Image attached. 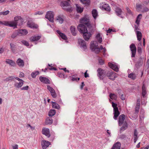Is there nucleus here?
Wrapping results in <instances>:
<instances>
[{"label": "nucleus", "instance_id": "nucleus-16", "mask_svg": "<svg viewBox=\"0 0 149 149\" xmlns=\"http://www.w3.org/2000/svg\"><path fill=\"white\" fill-rule=\"evenodd\" d=\"M109 66L111 69L116 72L118 71V68L116 65L113 64L112 63H108Z\"/></svg>", "mask_w": 149, "mask_h": 149}, {"label": "nucleus", "instance_id": "nucleus-18", "mask_svg": "<svg viewBox=\"0 0 149 149\" xmlns=\"http://www.w3.org/2000/svg\"><path fill=\"white\" fill-rule=\"evenodd\" d=\"M17 18H18L19 19V20L18 21L16 22L17 24H18V25H21L23 22V19L20 16H17L14 17V20H17Z\"/></svg>", "mask_w": 149, "mask_h": 149}, {"label": "nucleus", "instance_id": "nucleus-10", "mask_svg": "<svg viewBox=\"0 0 149 149\" xmlns=\"http://www.w3.org/2000/svg\"><path fill=\"white\" fill-rule=\"evenodd\" d=\"M130 48L132 52V57H134L136 52V48L135 45L133 44H132L130 46Z\"/></svg>", "mask_w": 149, "mask_h": 149}, {"label": "nucleus", "instance_id": "nucleus-64", "mask_svg": "<svg viewBox=\"0 0 149 149\" xmlns=\"http://www.w3.org/2000/svg\"><path fill=\"white\" fill-rule=\"evenodd\" d=\"M13 149H18V146L17 145H15L13 146Z\"/></svg>", "mask_w": 149, "mask_h": 149}, {"label": "nucleus", "instance_id": "nucleus-25", "mask_svg": "<svg viewBox=\"0 0 149 149\" xmlns=\"http://www.w3.org/2000/svg\"><path fill=\"white\" fill-rule=\"evenodd\" d=\"M56 32L58 33L59 35L60 36L62 39L65 40H66L67 39V37L64 33H61L58 30H57Z\"/></svg>", "mask_w": 149, "mask_h": 149}, {"label": "nucleus", "instance_id": "nucleus-52", "mask_svg": "<svg viewBox=\"0 0 149 149\" xmlns=\"http://www.w3.org/2000/svg\"><path fill=\"white\" fill-rule=\"evenodd\" d=\"M43 14V13L42 11H38L36 12L35 14L34 15H37L38 14V15H42Z\"/></svg>", "mask_w": 149, "mask_h": 149}, {"label": "nucleus", "instance_id": "nucleus-30", "mask_svg": "<svg viewBox=\"0 0 149 149\" xmlns=\"http://www.w3.org/2000/svg\"><path fill=\"white\" fill-rule=\"evenodd\" d=\"M76 5L77 8L76 10L77 12L79 13H81L83 11V8L81 7L78 4H77Z\"/></svg>", "mask_w": 149, "mask_h": 149}, {"label": "nucleus", "instance_id": "nucleus-35", "mask_svg": "<svg viewBox=\"0 0 149 149\" xmlns=\"http://www.w3.org/2000/svg\"><path fill=\"white\" fill-rule=\"evenodd\" d=\"M52 118H48L46 119L45 123L46 125L50 124L52 123Z\"/></svg>", "mask_w": 149, "mask_h": 149}, {"label": "nucleus", "instance_id": "nucleus-40", "mask_svg": "<svg viewBox=\"0 0 149 149\" xmlns=\"http://www.w3.org/2000/svg\"><path fill=\"white\" fill-rule=\"evenodd\" d=\"M56 20L61 23H62L63 22V17L60 15H59L56 17Z\"/></svg>", "mask_w": 149, "mask_h": 149}, {"label": "nucleus", "instance_id": "nucleus-53", "mask_svg": "<svg viewBox=\"0 0 149 149\" xmlns=\"http://www.w3.org/2000/svg\"><path fill=\"white\" fill-rule=\"evenodd\" d=\"M8 22H7V21H0V24H4L6 26V25L7 24V23Z\"/></svg>", "mask_w": 149, "mask_h": 149}, {"label": "nucleus", "instance_id": "nucleus-42", "mask_svg": "<svg viewBox=\"0 0 149 149\" xmlns=\"http://www.w3.org/2000/svg\"><path fill=\"white\" fill-rule=\"evenodd\" d=\"M142 15L140 14L137 17L136 20V23L137 24H139V23L140 21Z\"/></svg>", "mask_w": 149, "mask_h": 149}, {"label": "nucleus", "instance_id": "nucleus-1", "mask_svg": "<svg viewBox=\"0 0 149 149\" xmlns=\"http://www.w3.org/2000/svg\"><path fill=\"white\" fill-rule=\"evenodd\" d=\"M77 29L80 33L83 34V37L86 40H88L91 36V33L88 32L86 27L83 24H79Z\"/></svg>", "mask_w": 149, "mask_h": 149}, {"label": "nucleus", "instance_id": "nucleus-3", "mask_svg": "<svg viewBox=\"0 0 149 149\" xmlns=\"http://www.w3.org/2000/svg\"><path fill=\"white\" fill-rule=\"evenodd\" d=\"M94 41L91 42V44L90 48L92 50L95 52L96 54H98L100 52V50H102V51L103 55H105L106 54L105 52L106 51V49L105 47L103 48L102 45L100 46V48L98 47V45H96L93 43Z\"/></svg>", "mask_w": 149, "mask_h": 149}, {"label": "nucleus", "instance_id": "nucleus-60", "mask_svg": "<svg viewBox=\"0 0 149 149\" xmlns=\"http://www.w3.org/2000/svg\"><path fill=\"white\" fill-rule=\"evenodd\" d=\"M140 101L139 100H137V104L136 106L140 107Z\"/></svg>", "mask_w": 149, "mask_h": 149}, {"label": "nucleus", "instance_id": "nucleus-4", "mask_svg": "<svg viewBox=\"0 0 149 149\" xmlns=\"http://www.w3.org/2000/svg\"><path fill=\"white\" fill-rule=\"evenodd\" d=\"M60 5L63 9L67 11L70 12L72 10L69 3L67 1H62Z\"/></svg>", "mask_w": 149, "mask_h": 149}, {"label": "nucleus", "instance_id": "nucleus-11", "mask_svg": "<svg viewBox=\"0 0 149 149\" xmlns=\"http://www.w3.org/2000/svg\"><path fill=\"white\" fill-rule=\"evenodd\" d=\"M41 144L43 149H46L51 144L49 141L44 140L42 141Z\"/></svg>", "mask_w": 149, "mask_h": 149}, {"label": "nucleus", "instance_id": "nucleus-23", "mask_svg": "<svg viewBox=\"0 0 149 149\" xmlns=\"http://www.w3.org/2000/svg\"><path fill=\"white\" fill-rule=\"evenodd\" d=\"M121 144L120 142H118L115 143L111 149H120Z\"/></svg>", "mask_w": 149, "mask_h": 149}, {"label": "nucleus", "instance_id": "nucleus-57", "mask_svg": "<svg viewBox=\"0 0 149 149\" xmlns=\"http://www.w3.org/2000/svg\"><path fill=\"white\" fill-rule=\"evenodd\" d=\"M87 71L88 70H87L84 73V76L85 78L88 77L89 76L88 74L87 73Z\"/></svg>", "mask_w": 149, "mask_h": 149}, {"label": "nucleus", "instance_id": "nucleus-49", "mask_svg": "<svg viewBox=\"0 0 149 149\" xmlns=\"http://www.w3.org/2000/svg\"><path fill=\"white\" fill-rule=\"evenodd\" d=\"M51 94L52 97L54 98H56L57 97V95L55 91L54 92H52Z\"/></svg>", "mask_w": 149, "mask_h": 149}, {"label": "nucleus", "instance_id": "nucleus-7", "mask_svg": "<svg viewBox=\"0 0 149 149\" xmlns=\"http://www.w3.org/2000/svg\"><path fill=\"white\" fill-rule=\"evenodd\" d=\"M45 17L50 22H54V14L53 11H50L47 12Z\"/></svg>", "mask_w": 149, "mask_h": 149}, {"label": "nucleus", "instance_id": "nucleus-22", "mask_svg": "<svg viewBox=\"0 0 149 149\" xmlns=\"http://www.w3.org/2000/svg\"><path fill=\"white\" fill-rule=\"evenodd\" d=\"M8 22L6 25L7 26H9L10 27H17V23L16 22L14 21H7Z\"/></svg>", "mask_w": 149, "mask_h": 149}, {"label": "nucleus", "instance_id": "nucleus-28", "mask_svg": "<svg viewBox=\"0 0 149 149\" xmlns=\"http://www.w3.org/2000/svg\"><path fill=\"white\" fill-rule=\"evenodd\" d=\"M146 93V89L145 85L143 84L142 87V94L143 97H144Z\"/></svg>", "mask_w": 149, "mask_h": 149}, {"label": "nucleus", "instance_id": "nucleus-62", "mask_svg": "<svg viewBox=\"0 0 149 149\" xmlns=\"http://www.w3.org/2000/svg\"><path fill=\"white\" fill-rule=\"evenodd\" d=\"M121 98L122 100H125V96L124 95H122L121 97Z\"/></svg>", "mask_w": 149, "mask_h": 149}, {"label": "nucleus", "instance_id": "nucleus-54", "mask_svg": "<svg viewBox=\"0 0 149 149\" xmlns=\"http://www.w3.org/2000/svg\"><path fill=\"white\" fill-rule=\"evenodd\" d=\"M137 52H138L140 54H141L142 52V49L141 47H139L137 48Z\"/></svg>", "mask_w": 149, "mask_h": 149}, {"label": "nucleus", "instance_id": "nucleus-55", "mask_svg": "<svg viewBox=\"0 0 149 149\" xmlns=\"http://www.w3.org/2000/svg\"><path fill=\"white\" fill-rule=\"evenodd\" d=\"M99 63L101 65H103L104 63V60L102 59H99Z\"/></svg>", "mask_w": 149, "mask_h": 149}, {"label": "nucleus", "instance_id": "nucleus-12", "mask_svg": "<svg viewBox=\"0 0 149 149\" xmlns=\"http://www.w3.org/2000/svg\"><path fill=\"white\" fill-rule=\"evenodd\" d=\"M41 38V36H34L30 38V40L32 42L37 41Z\"/></svg>", "mask_w": 149, "mask_h": 149}, {"label": "nucleus", "instance_id": "nucleus-17", "mask_svg": "<svg viewBox=\"0 0 149 149\" xmlns=\"http://www.w3.org/2000/svg\"><path fill=\"white\" fill-rule=\"evenodd\" d=\"M78 42L79 44L84 49H85L86 48V46L85 42L84 40L81 39H79Z\"/></svg>", "mask_w": 149, "mask_h": 149}, {"label": "nucleus", "instance_id": "nucleus-43", "mask_svg": "<svg viewBox=\"0 0 149 149\" xmlns=\"http://www.w3.org/2000/svg\"><path fill=\"white\" fill-rule=\"evenodd\" d=\"M80 1L84 4L88 5L90 3V0H80Z\"/></svg>", "mask_w": 149, "mask_h": 149}, {"label": "nucleus", "instance_id": "nucleus-58", "mask_svg": "<svg viewBox=\"0 0 149 149\" xmlns=\"http://www.w3.org/2000/svg\"><path fill=\"white\" fill-rule=\"evenodd\" d=\"M138 132L136 129L134 130V136H137Z\"/></svg>", "mask_w": 149, "mask_h": 149}, {"label": "nucleus", "instance_id": "nucleus-14", "mask_svg": "<svg viewBox=\"0 0 149 149\" xmlns=\"http://www.w3.org/2000/svg\"><path fill=\"white\" fill-rule=\"evenodd\" d=\"M27 25L28 27L33 29H37L38 27V26L37 24L28 21L27 22Z\"/></svg>", "mask_w": 149, "mask_h": 149}, {"label": "nucleus", "instance_id": "nucleus-31", "mask_svg": "<svg viewBox=\"0 0 149 149\" xmlns=\"http://www.w3.org/2000/svg\"><path fill=\"white\" fill-rule=\"evenodd\" d=\"M6 62L11 66H14L15 65V62L13 61L12 60L8 59H6Z\"/></svg>", "mask_w": 149, "mask_h": 149}, {"label": "nucleus", "instance_id": "nucleus-21", "mask_svg": "<svg viewBox=\"0 0 149 149\" xmlns=\"http://www.w3.org/2000/svg\"><path fill=\"white\" fill-rule=\"evenodd\" d=\"M101 7L102 8V10H104L108 11H109L110 10V7L108 4H104L101 6Z\"/></svg>", "mask_w": 149, "mask_h": 149}, {"label": "nucleus", "instance_id": "nucleus-5", "mask_svg": "<svg viewBox=\"0 0 149 149\" xmlns=\"http://www.w3.org/2000/svg\"><path fill=\"white\" fill-rule=\"evenodd\" d=\"M112 106L113 108V118L115 120H117V118L120 114V112L118 111V109L117 107V104L113 102H112Z\"/></svg>", "mask_w": 149, "mask_h": 149}, {"label": "nucleus", "instance_id": "nucleus-61", "mask_svg": "<svg viewBox=\"0 0 149 149\" xmlns=\"http://www.w3.org/2000/svg\"><path fill=\"white\" fill-rule=\"evenodd\" d=\"M149 9L147 8H145L143 9L142 11L143 12H147L149 10Z\"/></svg>", "mask_w": 149, "mask_h": 149}, {"label": "nucleus", "instance_id": "nucleus-9", "mask_svg": "<svg viewBox=\"0 0 149 149\" xmlns=\"http://www.w3.org/2000/svg\"><path fill=\"white\" fill-rule=\"evenodd\" d=\"M97 71L98 72V76L100 79H103V76H106V75H105V71L102 68H99L97 70Z\"/></svg>", "mask_w": 149, "mask_h": 149}, {"label": "nucleus", "instance_id": "nucleus-6", "mask_svg": "<svg viewBox=\"0 0 149 149\" xmlns=\"http://www.w3.org/2000/svg\"><path fill=\"white\" fill-rule=\"evenodd\" d=\"M80 23L86 25L88 27L90 28L91 26L89 23V19L87 17L85 16L81 18L80 20Z\"/></svg>", "mask_w": 149, "mask_h": 149}, {"label": "nucleus", "instance_id": "nucleus-37", "mask_svg": "<svg viewBox=\"0 0 149 149\" xmlns=\"http://www.w3.org/2000/svg\"><path fill=\"white\" fill-rule=\"evenodd\" d=\"M56 113V111L54 109H51L50 110L49 112V116H54Z\"/></svg>", "mask_w": 149, "mask_h": 149}, {"label": "nucleus", "instance_id": "nucleus-44", "mask_svg": "<svg viewBox=\"0 0 149 149\" xmlns=\"http://www.w3.org/2000/svg\"><path fill=\"white\" fill-rule=\"evenodd\" d=\"M39 74V72L38 71H36L33 72H32L31 74V76L33 78H35L36 76Z\"/></svg>", "mask_w": 149, "mask_h": 149}, {"label": "nucleus", "instance_id": "nucleus-46", "mask_svg": "<svg viewBox=\"0 0 149 149\" xmlns=\"http://www.w3.org/2000/svg\"><path fill=\"white\" fill-rule=\"evenodd\" d=\"M47 88L48 90L50 92V93L55 91L54 90L52 87L49 86H47Z\"/></svg>", "mask_w": 149, "mask_h": 149}, {"label": "nucleus", "instance_id": "nucleus-27", "mask_svg": "<svg viewBox=\"0 0 149 149\" xmlns=\"http://www.w3.org/2000/svg\"><path fill=\"white\" fill-rule=\"evenodd\" d=\"M71 32L72 35L74 36H76V33L75 28L73 26H71L70 28Z\"/></svg>", "mask_w": 149, "mask_h": 149}, {"label": "nucleus", "instance_id": "nucleus-34", "mask_svg": "<svg viewBox=\"0 0 149 149\" xmlns=\"http://www.w3.org/2000/svg\"><path fill=\"white\" fill-rule=\"evenodd\" d=\"M92 13L93 17L95 19L98 15V14L97 10L95 9L93 10L92 12Z\"/></svg>", "mask_w": 149, "mask_h": 149}, {"label": "nucleus", "instance_id": "nucleus-20", "mask_svg": "<svg viewBox=\"0 0 149 149\" xmlns=\"http://www.w3.org/2000/svg\"><path fill=\"white\" fill-rule=\"evenodd\" d=\"M16 63L20 67H22L24 66V61L20 58L18 59Z\"/></svg>", "mask_w": 149, "mask_h": 149}, {"label": "nucleus", "instance_id": "nucleus-38", "mask_svg": "<svg viewBox=\"0 0 149 149\" xmlns=\"http://www.w3.org/2000/svg\"><path fill=\"white\" fill-rule=\"evenodd\" d=\"M58 76L59 77L63 78H65L66 77L64 73H62L61 72L59 71L58 73Z\"/></svg>", "mask_w": 149, "mask_h": 149}, {"label": "nucleus", "instance_id": "nucleus-50", "mask_svg": "<svg viewBox=\"0 0 149 149\" xmlns=\"http://www.w3.org/2000/svg\"><path fill=\"white\" fill-rule=\"evenodd\" d=\"M71 79L72 81H78L79 80L80 78H79L72 77Z\"/></svg>", "mask_w": 149, "mask_h": 149}, {"label": "nucleus", "instance_id": "nucleus-24", "mask_svg": "<svg viewBox=\"0 0 149 149\" xmlns=\"http://www.w3.org/2000/svg\"><path fill=\"white\" fill-rule=\"evenodd\" d=\"M96 39L99 43H101L102 41V36L100 33H98L95 37Z\"/></svg>", "mask_w": 149, "mask_h": 149}, {"label": "nucleus", "instance_id": "nucleus-45", "mask_svg": "<svg viewBox=\"0 0 149 149\" xmlns=\"http://www.w3.org/2000/svg\"><path fill=\"white\" fill-rule=\"evenodd\" d=\"M21 42L22 44L27 47H29V42L23 40Z\"/></svg>", "mask_w": 149, "mask_h": 149}, {"label": "nucleus", "instance_id": "nucleus-56", "mask_svg": "<svg viewBox=\"0 0 149 149\" xmlns=\"http://www.w3.org/2000/svg\"><path fill=\"white\" fill-rule=\"evenodd\" d=\"M28 86H26L24 87L21 88L22 90H27L29 88Z\"/></svg>", "mask_w": 149, "mask_h": 149}, {"label": "nucleus", "instance_id": "nucleus-48", "mask_svg": "<svg viewBox=\"0 0 149 149\" xmlns=\"http://www.w3.org/2000/svg\"><path fill=\"white\" fill-rule=\"evenodd\" d=\"M9 13V11L8 10H7L5 12H3L0 13V15H6L8 14Z\"/></svg>", "mask_w": 149, "mask_h": 149}, {"label": "nucleus", "instance_id": "nucleus-59", "mask_svg": "<svg viewBox=\"0 0 149 149\" xmlns=\"http://www.w3.org/2000/svg\"><path fill=\"white\" fill-rule=\"evenodd\" d=\"M24 73L21 72H20L19 74V77H24Z\"/></svg>", "mask_w": 149, "mask_h": 149}, {"label": "nucleus", "instance_id": "nucleus-33", "mask_svg": "<svg viewBox=\"0 0 149 149\" xmlns=\"http://www.w3.org/2000/svg\"><path fill=\"white\" fill-rule=\"evenodd\" d=\"M115 11L116 14L118 16L121 15L122 13L121 9L118 7L115 8Z\"/></svg>", "mask_w": 149, "mask_h": 149}, {"label": "nucleus", "instance_id": "nucleus-41", "mask_svg": "<svg viewBox=\"0 0 149 149\" xmlns=\"http://www.w3.org/2000/svg\"><path fill=\"white\" fill-rule=\"evenodd\" d=\"M109 97L112 100H115L117 98L116 95L113 93H110L109 95Z\"/></svg>", "mask_w": 149, "mask_h": 149}, {"label": "nucleus", "instance_id": "nucleus-8", "mask_svg": "<svg viewBox=\"0 0 149 149\" xmlns=\"http://www.w3.org/2000/svg\"><path fill=\"white\" fill-rule=\"evenodd\" d=\"M106 76L108 77L109 79L112 80H114L115 78L116 77V74L115 73L110 71L107 72Z\"/></svg>", "mask_w": 149, "mask_h": 149}, {"label": "nucleus", "instance_id": "nucleus-19", "mask_svg": "<svg viewBox=\"0 0 149 149\" xmlns=\"http://www.w3.org/2000/svg\"><path fill=\"white\" fill-rule=\"evenodd\" d=\"M18 34L20 36H24L28 33V31L26 29H20L18 31Z\"/></svg>", "mask_w": 149, "mask_h": 149}, {"label": "nucleus", "instance_id": "nucleus-39", "mask_svg": "<svg viewBox=\"0 0 149 149\" xmlns=\"http://www.w3.org/2000/svg\"><path fill=\"white\" fill-rule=\"evenodd\" d=\"M11 50L13 52H15L16 48V45L13 43H11L10 44Z\"/></svg>", "mask_w": 149, "mask_h": 149}, {"label": "nucleus", "instance_id": "nucleus-2", "mask_svg": "<svg viewBox=\"0 0 149 149\" xmlns=\"http://www.w3.org/2000/svg\"><path fill=\"white\" fill-rule=\"evenodd\" d=\"M125 115L124 114L120 115L118 118V124L120 126L123 125V126L120 129V132L126 130L128 128V124L126 121H125Z\"/></svg>", "mask_w": 149, "mask_h": 149}, {"label": "nucleus", "instance_id": "nucleus-29", "mask_svg": "<svg viewBox=\"0 0 149 149\" xmlns=\"http://www.w3.org/2000/svg\"><path fill=\"white\" fill-rule=\"evenodd\" d=\"M51 103L52 105L53 108L58 109L60 108V107L59 105L57 103H56V102H52Z\"/></svg>", "mask_w": 149, "mask_h": 149}, {"label": "nucleus", "instance_id": "nucleus-47", "mask_svg": "<svg viewBox=\"0 0 149 149\" xmlns=\"http://www.w3.org/2000/svg\"><path fill=\"white\" fill-rule=\"evenodd\" d=\"M13 79V77L12 76H10L8 78L5 79L4 80V81H8L10 80H11Z\"/></svg>", "mask_w": 149, "mask_h": 149}, {"label": "nucleus", "instance_id": "nucleus-32", "mask_svg": "<svg viewBox=\"0 0 149 149\" xmlns=\"http://www.w3.org/2000/svg\"><path fill=\"white\" fill-rule=\"evenodd\" d=\"M23 85V81H20L19 83H16L15 84V86L17 88H19L21 87Z\"/></svg>", "mask_w": 149, "mask_h": 149}, {"label": "nucleus", "instance_id": "nucleus-36", "mask_svg": "<svg viewBox=\"0 0 149 149\" xmlns=\"http://www.w3.org/2000/svg\"><path fill=\"white\" fill-rule=\"evenodd\" d=\"M128 77L133 80H134L136 78L135 74L133 73H131L129 74Z\"/></svg>", "mask_w": 149, "mask_h": 149}, {"label": "nucleus", "instance_id": "nucleus-13", "mask_svg": "<svg viewBox=\"0 0 149 149\" xmlns=\"http://www.w3.org/2000/svg\"><path fill=\"white\" fill-rule=\"evenodd\" d=\"M41 82L45 84H49L50 81L47 78L40 76L39 78Z\"/></svg>", "mask_w": 149, "mask_h": 149}, {"label": "nucleus", "instance_id": "nucleus-15", "mask_svg": "<svg viewBox=\"0 0 149 149\" xmlns=\"http://www.w3.org/2000/svg\"><path fill=\"white\" fill-rule=\"evenodd\" d=\"M42 134L45 135L48 137H49L50 136V134L49 133V131L48 129L44 128L42 130Z\"/></svg>", "mask_w": 149, "mask_h": 149}, {"label": "nucleus", "instance_id": "nucleus-26", "mask_svg": "<svg viewBox=\"0 0 149 149\" xmlns=\"http://www.w3.org/2000/svg\"><path fill=\"white\" fill-rule=\"evenodd\" d=\"M136 34L137 40L139 41H140L141 40L142 37V34L141 33L140 31H136Z\"/></svg>", "mask_w": 149, "mask_h": 149}, {"label": "nucleus", "instance_id": "nucleus-51", "mask_svg": "<svg viewBox=\"0 0 149 149\" xmlns=\"http://www.w3.org/2000/svg\"><path fill=\"white\" fill-rule=\"evenodd\" d=\"M140 109V107L136 106L135 109V112L136 113H138L139 112V109Z\"/></svg>", "mask_w": 149, "mask_h": 149}, {"label": "nucleus", "instance_id": "nucleus-63", "mask_svg": "<svg viewBox=\"0 0 149 149\" xmlns=\"http://www.w3.org/2000/svg\"><path fill=\"white\" fill-rule=\"evenodd\" d=\"M84 85H85L84 84V82H82L81 83V86H80L81 89H83V87Z\"/></svg>", "mask_w": 149, "mask_h": 149}]
</instances>
